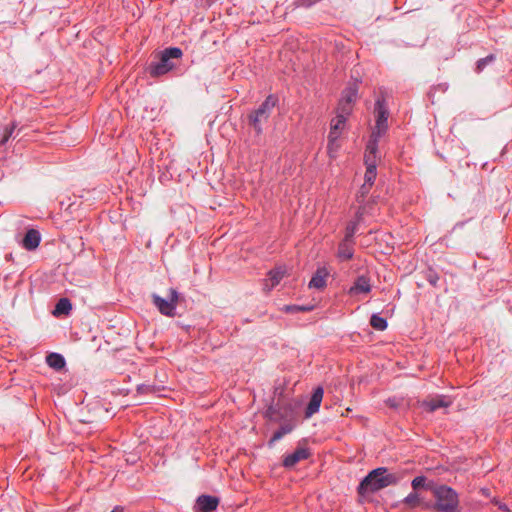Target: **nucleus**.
I'll use <instances>...</instances> for the list:
<instances>
[{
	"label": "nucleus",
	"mask_w": 512,
	"mask_h": 512,
	"mask_svg": "<svg viewBox=\"0 0 512 512\" xmlns=\"http://www.w3.org/2000/svg\"><path fill=\"white\" fill-rule=\"evenodd\" d=\"M183 56L178 47H168L155 54L154 60L149 63L146 71L153 78L163 76L175 69Z\"/></svg>",
	"instance_id": "obj_1"
},
{
	"label": "nucleus",
	"mask_w": 512,
	"mask_h": 512,
	"mask_svg": "<svg viewBox=\"0 0 512 512\" xmlns=\"http://www.w3.org/2000/svg\"><path fill=\"white\" fill-rule=\"evenodd\" d=\"M399 478L394 473H389L385 467H379L368 473L360 482L358 493H374L391 485H396Z\"/></svg>",
	"instance_id": "obj_2"
},
{
	"label": "nucleus",
	"mask_w": 512,
	"mask_h": 512,
	"mask_svg": "<svg viewBox=\"0 0 512 512\" xmlns=\"http://www.w3.org/2000/svg\"><path fill=\"white\" fill-rule=\"evenodd\" d=\"M435 502L430 508L435 512H460L459 495L450 486L438 484L432 493Z\"/></svg>",
	"instance_id": "obj_3"
},
{
	"label": "nucleus",
	"mask_w": 512,
	"mask_h": 512,
	"mask_svg": "<svg viewBox=\"0 0 512 512\" xmlns=\"http://www.w3.org/2000/svg\"><path fill=\"white\" fill-rule=\"evenodd\" d=\"M277 103L278 97L276 95L270 94L256 110L248 115V123L257 134L262 133V124L268 121L272 110L277 105Z\"/></svg>",
	"instance_id": "obj_4"
},
{
	"label": "nucleus",
	"mask_w": 512,
	"mask_h": 512,
	"mask_svg": "<svg viewBox=\"0 0 512 512\" xmlns=\"http://www.w3.org/2000/svg\"><path fill=\"white\" fill-rule=\"evenodd\" d=\"M151 298L152 303L162 315L167 317H174L176 315V307L179 298V293L176 289H169V295L167 299L160 297L156 293H153Z\"/></svg>",
	"instance_id": "obj_5"
},
{
	"label": "nucleus",
	"mask_w": 512,
	"mask_h": 512,
	"mask_svg": "<svg viewBox=\"0 0 512 512\" xmlns=\"http://www.w3.org/2000/svg\"><path fill=\"white\" fill-rule=\"evenodd\" d=\"M265 417L273 422H286L294 420V409L291 403L278 400L268 406Z\"/></svg>",
	"instance_id": "obj_6"
},
{
	"label": "nucleus",
	"mask_w": 512,
	"mask_h": 512,
	"mask_svg": "<svg viewBox=\"0 0 512 512\" xmlns=\"http://www.w3.org/2000/svg\"><path fill=\"white\" fill-rule=\"evenodd\" d=\"M374 113L376 115V125L370 137L380 139L388 129L387 121L389 116L386 101L383 97L377 98L375 102Z\"/></svg>",
	"instance_id": "obj_7"
},
{
	"label": "nucleus",
	"mask_w": 512,
	"mask_h": 512,
	"mask_svg": "<svg viewBox=\"0 0 512 512\" xmlns=\"http://www.w3.org/2000/svg\"><path fill=\"white\" fill-rule=\"evenodd\" d=\"M311 456L309 448L298 446L294 452L284 456L282 466L286 469L293 468L297 463Z\"/></svg>",
	"instance_id": "obj_8"
},
{
	"label": "nucleus",
	"mask_w": 512,
	"mask_h": 512,
	"mask_svg": "<svg viewBox=\"0 0 512 512\" xmlns=\"http://www.w3.org/2000/svg\"><path fill=\"white\" fill-rule=\"evenodd\" d=\"M452 400L445 395H437L435 397H431L423 400L420 403V406L427 412H434L439 408H447L451 406Z\"/></svg>",
	"instance_id": "obj_9"
},
{
	"label": "nucleus",
	"mask_w": 512,
	"mask_h": 512,
	"mask_svg": "<svg viewBox=\"0 0 512 512\" xmlns=\"http://www.w3.org/2000/svg\"><path fill=\"white\" fill-rule=\"evenodd\" d=\"M219 505V498L212 495H200L194 505L195 512H213Z\"/></svg>",
	"instance_id": "obj_10"
},
{
	"label": "nucleus",
	"mask_w": 512,
	"mask_h": 512,
	"mask_svg": "<svg viewBox=\"0 0 512 512\" xmlns=\"http://www.w3.org/2000/svg\"><path fill=\"white\" fill-rule=\"evenodd\" d=\"M372 285L370 283V278L367 275H359L353 285L348 290V295L351 297L357 296L359 294H367L371 291Z\"/></svg>",
	"instance_id": "obj_11"
},
{
	"label": "nucleus",
	"mask_w": 512,
	"mask_h": 512,
	"mask_svg": "<svg viewBox=\"0 0 512 512\" xmlns=\"http://www.w3.org/2000/svg\"><path fill=\"white\" fill-rule=\"evenodd\" d=\"M378 138L370 137L364 155V162L366 167L377 168V152H378Z\"/></svg>",
	"instance_id": "obj_12"
},
{
	"label": "nucleus",
	"mask_w": 512,
	"mask_h": 512,
	"mask_svg": "<svg viewBox=\"0 0 512 512\" xmlns=\"http://www.w3.org/2000/svg\"><path fill=\"white\" fill-rule=\"evenodd\" d=\"M323 394L324 390L320 386L313 390L309 403L305 409V418H310L313 414L319 411Z\"/></svg>",
	"instance_id": "obj_13"
},
{
	"label": "nucleus",
	"mask_w": 512,
	"mask_h": 512,
	"mask_svg": "<svg viewBox=\"0 0 512 512\" xmlns=\"http://www.w3.org/2000/svg\"><path fill=\"white\" fill-rule=\"evenodd\" d=\"M40 241H41V235H40L39 231L36 229H29L25 233L21 244L26 250L32 251V250H35L39 246Z\"/></svg>",
	"instance_id": "obj_14"
},
{
	"label": "nucleus",
	"mask_w": 512,
	"mask_h": 512,
	"mask_svg": "<svg viewBox=\"0 0 512 512\" xmlns=\"http://www.w3.org/2000/svg\"><path fill=\"white\" fill-rule=\"evenodd\" d=\"M295 428V422L293 421H286L281 424L279 429H277L270 440L268 441V446L273 447V445L281 440L285 435L291 433L293 429Z\"/></svg>",
	"instance_id": "obj_15"
},
{
	"label": "nucleus",
	"mask_w": 512,
	"mask_h": 512,
	"mask_svg": "<svg viewBox=\"0 0 512 512\" xmlns=\"http://www.w3.org/2000/svg\"><path fill=\"white\" fill-rule=\"evenodd\" d=\"M354 245L355 242L346 241L342 239V241L338 245L337 257L341 261L351 260L354 256Z\"/></svg>",
	"instance_id": "obj_16"
},
{
	"label": "nucleus",
	"mask_w": 512,
	"mask_h": 512,
	"mask_svg": "<svg viewBox=\"0 0 512 512\" xmlns=\"http://www.w3.org/2000/svg\"><path fill=\"white\" fill-rule=\"evenodd\" d=\"M328 271L325 268H319L312 276L309 282V288L324 289L326 287V278Z\"/></svg>",
	"instance_id": "obj_17"
},
{
	"label": "nucleus",
	"mask_w": 512,
	"mask_h": 512,
	"mask_svg": "<svg viewBox=\"0 0 512 512\" xmlns=\"http://www.w3.org/2000/svg\"><path fill=\"white\" fill-rule=\"evenodd\" d=\"M437 485L438 484L435 481L428 480L425 476H417L411 482V486L414 491H417L419 489H425L427 491H430L431 493H433Z\"/></svg>",
	"instance_id": "obj_18"
},
{
	"label": "nucleus",
	"mask_w": 512,
	"mask_h": 512,
	"mask_svg": "<svg viewBox=\"0 0 512 512\" xmlns=\"http://www.w3.org/2000/svg\"><path fill=\"white\" fill-rule=\"evenodd\" d=\"M285 275V270L282 267H277L275 269H272L268 272V282L270 284H265V290L268 292L271 291L275 286H277L280 281L283 279Z\"/></svg>",
	"instance_id": "obj_19"
},
{
	"label": "nucleus",
	"mask_w": 512,
	"mask_h": 512,
	"mask_svg": "<svg viewBox=\"0 0 512 512\" xmlns=\"http://www.w3.org/2000/svg\"><path fill=\"white\" fill-rule=\"evenodd\" d=\"M46 363L56 371L62 370L66 365L65 358L61 354L55 352L49 353L46 356Z\"/></svg>",
	"instance_id": "obj_20"
},
{
	"label": "nucleus",
	"mask_w": 512,
	"mask_h": 512,
	"mask_svg": "<svg viewBox=\"0 0 512 512\" xmlns=\"http://www.w3.org/2000/svg\"><path fill=\"white\" fill-rule=\"evenodd\" d=\"M346 121L341 120L339 118H333L330 125V132L328 134V138L333 140H338L341 134V131L344 129Z\"/></svg>",
	"instance_id": "obj_21"
},
{
	"label": "nucleus",
	"mask_w": 512,
	"mask_h": 512,
	"mask_svg": "<svg viewBox=\"0 0 512 512\" xmlns=\"http://www.w3.org/2000/svg\"><path fill=\"white\" fill-rule=\"evenodd\" d=\"M16 128V122H12L9 125H0V146L8 142V140L13 136Z\"/></svg>",
	"instance_id": "obj_22"
},
{
	"label": "nucleus",
	"mask_w": 512,
	"mask_h": 512,
	"mask_svg": "<svg viewBox=\"0 0 512 512\" xmlns=\"http://www.w3.org/2000/svg\"><path fill=\"white\" fill-rule=\"evenodd\" d=\"M72 310L71 301L68 298H61L56 303L53 314L55 316L68 315Z\"/></svg>",
	"instance_id": "obj_23"
},
{
	"label": "nucleus",
	"mask_w": 512,
	"mask_h": 512,
	"mask_svg": "<svg viewBox=\"0 0 512 512\" xmlns=\"http://www.w3.org/2000/svg\"><path fill=\"white\" fill-rule=\"evenodd\" d=\"M353 105L339 101L336 109V118L346 121L348 116L352 113Z\"/></svg>",
	"instance_id": "obj_24"
},
{
	"label": "nucleus",
	"mask_w": 512,
	"mask_h": 512,
	"mask_svg": "<svg viewBox=\"0 0 512 512\" xmlns=\"http://www.w3.org/2000/svg\"><path fill=\"white\" fill-rule=\"evenodd\" d=\"M421 503H422V499L416 491L409 493L403 499V504L406 505L408 508H412V509L419 507L421 505Z\"/></svg>",
	"instance_id": "obj_25"
},
{
	"label": "nucleus",
	"mask_w": 512,
	"mask_h": 512,
	"mask_svg": "<svg viewBox=\"0 0 512 512\" xmlns=\"http://www.w3.org/2000/svg\"><path fill=\"white\" fill-rule=\"evenodd\" d=\"M370 325L375 330L384 331L387 328L388 323L385 318L379 316L378 314H373L370 318Z\"/></svg>",
	"instance_id": "obj_26"
},
{
	"label": "nucleus",
	"mask_w": 512,
	"mask_h": 512,
	"mask_svg": "<svg viewBox=\"0 0 512 512\" xmlns=\"http://www.w3.org/2000/svg\"><path fill=\"white\" fill-rule=\"evenodd\" d=\"M496 59V56L494 54H489L488 56L479 59L476 62L475 72L481 73L484 71V69L487 67V65L493 63Z\"/></svg>",
	"instance_id": "obj_27"
},
{
	"label": "nucleus",
	"mask_w": 512,
	"mask_h": 512,
	"mask_svg": "<svg viewBox=\"0 0 512 512\" xmlns=\"http://www.w3.org/2000/svg\"><path fill=\"white\" fill-rule=\"evenodd\" d=\"M358 229V221H349L345 228L344 238L346 241H354V235Z\"/></svg>",
	"instance_id": "obj_28"
},
{
	"label": "nucleus",
	"mask_w": 512,
	"mask_h": 512,
	"mask_svg": "<svg viewBox=\"0 0 512 512\" xmlns=\"http://www.w3.org/2000/svg\"><path fill=\"white\" fill-rule=\"evenodd\" d=\"M357 98V90L355 88L349 87L343 91L342 98L340 99L344 103H348L353 105Z\"/></svg>",
	"instance_id": "obj_29"
},
{
	"label": "nucleus",
	"mask_w": 512,
	"mask_h": 512,
	"mask_svg": "<svg viewBox=\"0 0 512 512\" xmlns=\"http://www.w3.org/2000/svg\"><path fill=\"white\" fill-rule=\"evenodd\" d=\"M371 187L372 186L367 185L365 183L360 187L359 191L356 194V201L359 204H366L365 200H366L367 195L370 192Z\"/></svg>",
	"instance_id": "obj_30"
},
{
	"label": "nucleus",
	"mask_w": 512,
	"mask_h": 512,
	"mask_svg": "<svg viewBox=\"0 0 512 512\" xmlns=\"http://www.w3.org/2000/svg\"><path fill=\"white\" fill-rule=\"evenodd\" d=\"M424 278L430 285L436 287L440 277L435 270L429 268L424 272Z\"/></svg>",
	"instance_id": "obj_31"
},
{
	"label": "nucleus",
	"mask_w": 512,
	"mask_h": 512,
	"mask_svg": "<svg viewBox=\"0 0 512 512\" xmlns=\"http://www.w3.org/2000/svg\"><path fill=\"white\" fill-rule=\"evenodd\" d=\"M313 309L312 306H300V305H285L283 311L286 313L294 314L297 312H308Z\"/></svg>",
	"instance_id": "obj_32"
},
{
	"label": "nucleus",
	"mask_w": 512,
	"mask_h": 512,
	"mask_svg": "<svg viewBox=\"0 0 512 512\" xmlns=\"http://www.w3.org/2000/svg\"><path fill=\"white\" fill-rule=\"evenodd\" d=\"M376 170H377V168L366 167V172L364 175V181H365L364 183L365 184L373 186L374 181L376 179V175H377Z\"/></svg>",
	"instance_id": "obj_33"
},
{
	"label": "nucleus",
	"mask_w": 512,
	"mask_h": 512,
	"mask_svg": "<svg viewBox=\"0 0 512 512\" xmlns=\"http://www.w3.org/2000/svg\"><path fill=\"white\" fill-rule=\"evenodd\" d=\"M331 138H328V144H327V151L331 158H334L336 156V153L339 149V143L338 140L331 141Z\"/></svg>",
	"instance_id": "obj_34"
},
{
	"label": "nucleus",
	"mask_w": 512,
	"mask_h": 512,
	"mask_svg": "<svg viewBox=\"0 0 512 512\" xmlns=\"http://www.w3.org/2000/svg\"><path fill=\"white\" fill-rule=\"evenodd\" d=\"M368 206H370V202H367V204H359V208L356 211L355 220H354V221H358V224L362 220L363 216L368 212L367 211Z\"/></svg>",
	"instance_id": "obj_35"
},
{
	"label": "nucleus",
	"mask_w": 512,
	"mask_h": 512,
	"mask_svg": "<svg viewBox=\"0 0 512 512\" xmlns=\"http://www.w3.org/2000/svg\"><path fill=\"white\" fill-rule=\"evenodd\" d=\"M136 390L139 394H149L156 391L154 386L148 384H139Z\"/></svg>",
	"instance_id": "obj_36"
},
{
	"label": "nucleus",
	"mask_w": 512,
	"mask_h": 512,
	"mask_svg": "<svg viewBox=\"0 0 512 512\" xmlns=\"http://www.w3.org/2000/svg\"><path fill=\"white\" fill-rule=\"evenodd\" d=\"M400 403H401V400L400 399H397L395 397L393 398H389L387 401H386V404L391 407V408H398L400 406Z\"/></svg>",
	"instance_id": "obj_37"
},
{
	"label": "nucleus",
	"mask_w": 512,
	"mask_h": 512,
	"mask_svg": "<svg viewBox=\"0 0 512 512\" xmlns=\"http://www.w3.org/2000/svg\"><path fill=\"white\" fill-rule=\"evenodd\" d=\"M319 0H303V3L302 5L305 6V7H310L312 6L314 3L318 2Z\"/></svg>",
	"instance_id": "obj_38"
},
{
	"label": "nucleus",
	"mask_w": 512,
	"mask_h": 512,
	"mask_svg": "<svg viewBox=\"0 0 512 512\" xmlns=\"http://www.w3.org/2000/svg\"><path fill=\"white\" fill-rule=\"evenodd\" d=\"M496 504L498 505V507H499V509H500V510H502V511H506V512H508V511H509V509H508V507H507V505H506V504H504V503H499V502H496Z\"/></svg>",
	"instance_id": "obj_39"
},
{
	"label": "nucleus",
	"mask_w": 512,
	"mask_h": 512,
	"mask_svg": "<svg viewBox=\"0 0 512 512\" xmlns=\"http://www.w3.org/2000/svg\"><path fill=\"white\" fill-rule=\"evenodd\" d=\"M111 512H124V508L121 506H116Z\"/></svg>",
	"instance_id": "obj_40"
},
{
	"label": "nucleus",
	"mask_w": 512,
	"mask_h": 512,
	"mask_svg": "<svg viewBox=\"0 0 512 512\" xmlns=\"http://www.w3.org/2000/svg\"><path fill=\"white\" fill-rule=\"evenodd\" d=\"M458 226L462 227V226H463V223H457V224L455 225V228H456V227H458Z\"/></svg>",
	"instance_id": "obj_41"
}]
</instances>
